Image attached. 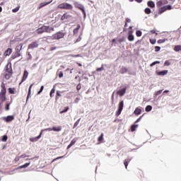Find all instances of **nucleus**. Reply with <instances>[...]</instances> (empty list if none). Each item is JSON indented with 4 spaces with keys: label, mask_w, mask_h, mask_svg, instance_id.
I'll use <instances>...</instances> for the list:
<instances>
[{
    "label": "nucleus",
    "mask_w": 181,
    "mask_h": 181,
    "mask_svg": "<svg viewBox=\"0 0 181 181\" xmlns=\"http://www.w3.org/2000/svg\"><path fill=\"white\" fill-rule=\"evenodd\" d=\"M141 35H142V33H141V30H136V35L137 37H141Z\"/></svg>",
    "instance_id": "42"
},
{
    "label": "nucleus",
    "mask_w": 181,
    "mask_h": 181,
    "mask_svg": "<svg viewBox=\"0 0 181 181\" xmlns=\"http://www.w3.org/2000/svg\"><path fill=\"white\" fill-rule=\"evenodd\" d=\"M44 28L46 33H51V32L54 31V27L44 25Z\"/></svg>",
    "instance_id": "8"
},
{
    "label": "nucleus",
    "mask_w": 181,
    "mask_h": 181,
    "mask_svg": "<svg viewBox=\"0 0 181 181\" xmlns=\"http://www.w3.org/2000/svg\"><path fill=\"white\" fill-rule=\"evenodd\" d=\"M8 140V136L6 135L3 136V139H1V141H3V142H6V141Z\"/></svg>",
    "instance_id": "49"
},
{
    "label": "nucleus",
    "mask_w": 181,
    "mask_h": 181,
    "mask_svg": "<svg viewBox=\"0 0 181 181\" xmlns=\"http://www.w3.org/2000/svg\"><path fill=\"white\" fill-rule=\"evenodd\" d=\"M160 50V47H155V52H158Z\"/></svg>",
    "instance_id": "55"
},
{
    "label": "nucleus",
    "mask_w": 181,
    "mask_h": 181,
    "mask_svg": "<svg viewBox=\"0 0 181 181\" xmlns=\"http://www.w3.org/2000/svg\"><path fill=\"white\" fill-rule=\"evenodd\" d=\"M57 95L59 97H62L60 91H59V90L57 91Z\"/></svg>",
    "instance_id": "61"
},
{
    "label": "nucleus",
    "mask_w": 181,
    "mask_h": 181,
    "mask_svg": "<svg viewBox=\"0 0 181 181\" xmlns=\"http://www.w3.org/2000/svg\"><path fill=\"white\" fill-rule=\"evenodd\" d=\"M69 107H66L63 110L60 111L59 113L60 114L66 113V112H67L69 111Z\"/></svg>",
    "instance_id": "36"
},
{
    "label": "nucleus",
    "mask_w": 181,
    "mask_h": 181,
    "mask_svg": "<svg viewBox=\"0 0 181 181\" xmlns=\"http://www.w3.org/2000/svg\"><path fill=\"white\" fill-rule=\"evenodd\" d=\"M138 127H139V124H132L131 127L132 132H134V131H136V128H138Z\"/></svg>",
    "instance_id": "32"
},
{
    "label": "nucleus",
    "mask_w": 181,
    "mask_h": 181,
    "mask_svg": "<svg viewBox=\"0 0 181 181\" xmlns=\"http://www.w3.org/2000/svg\"><path fill=\"white\" fill-rule=\"evenodd\" d=\"M30 165V163H25V164H23V165H21L19 167V168H20V169L26 168H28Z\"/></svg>",
    "instance_id": "31"
},
{
    "label": "nucleus",
    "mask_w": 181,
    "mask_h": 181,
    "mask_svg": "<svg viewBox=\"0 0 181 181\" xmlns=\"http://www.w3.org/2000/svg\"><path fill=\"white\" fill-rule=\"evenodd\" d=\"M0 98L1 99V101L4 102L6 100V95H0Z\"/></svg>",
    "instance_id": "41"
},
{
    "label": "nucleus",
    "mask_w": 181,
    "mask_h": 181,
    "mask_svg": "<svg viewBox=\"0 0 181 181\" xmlns=\"http://www.w3.org/2000/svg\"><path fill=\"white\" fill-rule=\"evenodd\" d=\"M28 72L25 70L23 72V78L21 79V83H20V84H21L22 83H23L24 81H25L26 78H28Z\"/></svg>",
    "instance_id": "14"
},
{
    "label": "nucleus",
    "mask_w": 181,
    "mask_h": 181,
    "mask_svg": "<svg viewBox=\"0 0 181 181\" xmlns=\"http://www.w3.org/2000/svg\"><path fill=\"white\" fill-rule=\"evenodd\" d=\"M150 42L152 45H155L156 43V39H150Z\"/></svg>",
    "instance_id": "51"
},
{
    "label": "nucleus",
    "mask_w": 181,
    "mask_h": 181,
    "mask_svg": "<svg viewBox=\"0 0 181 181\" xmlns=\"http://www.w3.org/2000/svg\"><path fill=\"white\" fill-rule=\"evenodd\" d=\"M127 39L129 42H133L134 41V36L133 35H128Z\"/></svg>",
    "instance_id": "34"
},
{
    "label": "nucleus",
    "mask_w": 181,
    "mask_h": 181,
    "mask_svg": "<svg viewBox=\"0 0 181 181\" xmlns=\"http://www.w3.org/2000/svg\"><path fill=\"white\" fill-rule=\"evenodd\" d=\"M151 110H152V106H151V105H148V106H146V108H145V111L146 112H151Z\"/></svg>",
    "instance_id": "33"
},
{
    "label": "nucleus",
    "mask_w": 181,
    "mask_h": 181,
    "mask_svg": "<svg viewBox=\"0 0 181 181\" xmlns=\"http://www.w3.org/2000/svg\"><path fill=\"white\" fill-rule=\"evenodd\" d=\"M174 52H181V45H177L175 46V47L173 48Z\"/></svg>",
    "instance_id": "20"
},
{
    "label": "nucleus",
    "mask_w": 181,
    "mask_h": 181,
    "mask_svg": "<svg viewBox=\"0 0 181 181\" xmlns=\"http://www.w3.org/2000/svg\"><path fill=\"white\" fill-rule=\"evenodd\" d=\"M103 70H104L103 65L100 68L96 69V71L98 72L103 71Z\"/></svg>",
    "instance_id": "50"
},
{
    "label": "nucleus",
    "mask_w": 181,
    "mask_h": 181,
    "mask_svg": "<svg viewBox=\"0 0 181 181\" xmlns=\"http://www.w3.org/2000/svg\"><path fill=\"white\" fill-rule=\"evenodd\" d=\"M146 14L149 15L151 13V10L149 8H146L144 10Z\"/></svg>",
    "instance_id": "38"
},
{
    "label": "nucleus",
    "mask_w": 181,
    "mask_h": 181,
    "mask_svg": "<svg viewBox=\"0 0 181 181\" xmlns=\"http://www.w3.org/2000/svg\"><path fill=\"white\" fill-rule=\"evenodd\" d=\"M166 11V8H165V6H163L161 7L160 8H159L158 10V14L160 15L162 13H163L164 12Z\"/></svg>",
    "instance_id": "26"
},
{
    "label": "nucleus",
    "mask_w": 181,
    "mask_h": 181,
    "mask_svg": "<svg viewBox=\"0 0 181 181\" xmlns=\"http://www.w3.org/2000/svg\"><path fill=\"white\" fill-rule=\"evenodd\" d=\"M44 88H45V86H42L40 87V91H38V93H37V95H40V93H42V91H43V90H44Z\"/></svg>",
    "instance_id": "48"
},
{
    "label": "nucleus",
    "mask_w": 181,
    "mask_h": 181,
    "mask_svg": "<svg viewBox=\"0 0 181 181\" xmlns=\"http://www.w3.org/2000/svg\"><path fill=\"white\" fill-rule=\"evenodd\" d=\"M162 92H163V90H159L158 91L155 92L154 95L158 96L159 95H160L162 93Z\"/></svg>",
    "instance_id": "39"
},
{
    "label": "nucleus",
    "mask_w": 181,
    "mask_h": 181,
    "mask_svg": "<svg viewBox=\"0 0 181 181\" xmlns=\"http://www.w3.org/2000/svg\"><path fill=\"white\" fill-rule=\"evenodd\" d=\"M127 93V88H124L119 90L117 91V95H119L120 97L124 95V94Z\"/></svg>",
    "instance_id": "10"
},
{
    "label": "nucleus",
    "mask_w": 181,
    "mask_h": 181,
    "mask_svg": "<svg viewBox=\"0 0 181 181\" xmlns=\"http://www.w3.org/2000/svg\"><path fill=\"white\" fill-rule=\"evenodd\" d=\"M27 54H28V60H32L33 57H32L30 52H27Z\"/></svg>",
    "instance_id": "47"
},
{
    "label": "nucleus",
    "mask_w": 181,
    "mask_h": 181,
    "mask_svg": "<svg viewBox=\"0 0 181 181\" xmlns=\"http://www.w3.org/2000/svg\"><path fill=\"white\" fill-rule=\"evenodd\" d=\"M36 33H37V34H38V35H41V34L45 33V25H43V26L39 28L38 29H37V30H36Z\"/></svg>",
    "instance_id": "12"
},
{
    "label": "nucleus",
    "mask_w": 181,
    "mask_h": 181,
    "mask_svg": "<svg viewBox=\"0 0 181 181\" xmlns=\"http://www.w3.org/2000/svg\"><path fill=\"white\" fill-rule=\"evenodd\" d=\"M131 163V159L128 158V159H124V167H126V169H127L129 164Z\"/></svg>",
    "instance_id": "19"
},
{
    "label": "nucleus",
    "mask_w": 181,
    "mask_h": 181,
    "mask_svg": "<svg viewBox=\"0 0 181 181\" xmlns=\"http://www.w3.org/2000/svg\"><path fill=\"white\" fill-rule=\"evenodd\" d=\"M26 157H28V156H27L25 153H24V154H21V158H25Z\"/></svg>",
    "instance_id": "56"
},
{
    "label": "nucleus",
    "mask_w": 181,
    "mask_h": 181,
    "mask_svg": "<svg viewBox=\"0 0 181 181\" xmlns=\"http://www.w3.org/2000/svg\"><path fill=\"white\" fill-rule=\"evenodd\" d=\"M160 62L159 61H155L153 63L151 64L150 66L153 67V66L156 65V64H159Z\"/></svg>",
    "instance_id": "40"
},
{
    "label": "nucleus",
    "mask_w": 181,
    "mask_h": 181,
    "mask_svg": "<svg viewBox=\"0 0 181 181\" xmlns=\"http://www.w3.org/2000/svg\"><path fill=\"white\" fill-rule=\"evenodd\" d=\"M33 86V83H31V86H30V88H29V91H28V97H27V100L29 98V97L31 94V89H32Z\"/></svg>",
    "instance_id": "37"
},
{
    "label": "nucleus",
    "mask_w": 181,
    "mask_h": 181,
    "mask_svg": "<svg viewBox=\"0 0 181 181\" xmlns=\"http://www.w3.org/2000/svg\"><path fill=\"white\" fill-rule=\"evenodd\" d=\"M50 3H52V1H50L49 2L40 3V6H39L38 9L39 10L42 9V7L46 6L47 5L49 4Z\"/></svg>",
    "instance_id": "16"
},
{
    "label": "nucleus",
    "mask_w": 181,
    "mask_h": 181,
    "mask_svg": "<svg viewBox=\"0 0 181 181\" xmlns=\"http://www.w3.org/2000/svg\"><path fill=\"white\" fill-rule=\"evenodd\" d=\"M124 107V101H121L119 102V103L118 104V110L116 111V116L119 117L120 115V114L122 113V111L123 110Z\"/></svg>",
    "instance_id": "5"
},
{
    "label": "nucleus",
    "mask_w": 181,
    "mask_h": 181,
    "mask_svg": "<svg viewBox=\"0 0 181 181\" xmlns=\"http://www.w3.org/2000/svg\"><path fill=\"white\" fill-rule=\"evenodd\" d=\"M54 93H55V89H54V88H52V89L50 90L49 96H52V94H54Z\"/></svg>",
    "instance_id": "53"
},
{
    "label": "nucleus",
    "mask_w": 181,
    "mask_h": 181,
    "mask_svg": "<svg viewBox=\"0 0 181 181\" xmlns=\"http://www.w3.org/2000/svg\"><path fill=\"white\" fill-rule=\"evenodd\" d=\"M128 72V69L127 67H122L121 69H120V74H127Z\"/></svg>",
    "instance_id": "17"
},
{
    "label": "nucleus",
    "mask_w": 181,
    "mask_h": 181,
    "mask_svg": "<svg viewBox=\"0 0 181 181\" xmlns=\"http://www.w3.org/2000/svg\"><path fill=\"white\" fill-rule=\"evenodd\" d=\"M38 46H39L38 42L37 41L32 42L31 44L28 45V50H29V49H31L33 50V49L37 48L38 47Z\"/></svg>",
    "instance_id": "6"
},
{
    "label": "nucleus",
    "mask_w": 181,
    "mask_h": 181,
    "mask_svg": "<svg viewBox=\"0 0 181 181\" xmlns=\"http://www.w3.org/2000/svg\"><path fill=\"white\" fill-rule=\"evenodd\" d=\"M164 42H165V39H163V40H158V44H163Z\"/></svg>",
    "instance_id": "52"
},
{
    "label": "nucleus",
    "mask_w": 181,
    "mask_h": 181,
    "mask_svg": "<svg viewBox=\"0 0 181 181\" xmlns=\"http://www.w3.org/2000/svg\"><path fill=\"white\" fill-rule=\"evenodd\" d=\"M42 133H43V130H41L40 132L39 136H37V137L30 138V141L32 142V143L37 142V141L42 137Z\"/></svg>",
    "instance_id": "7"
},
{
    "label": "nucleus",
    "mask_w": 181,
    "mask_h": 181,
    "mask_svg": "<svg viewBox=\"0 0 181 181\" xmlns=\"http://www.w3.org/2000/svg\"><path fill=\"white\" fill-rule=\"evenodd\" d=\"M103 136H104V134L101 133L100 136L98 138V141L100 143H102L104 139Z\"/></svg>",
    "instance_id": "30"
},
{
    "label": "nucleus",
    "mask_w": 181,
    "mask_h": 181,
    "mask_svg": "<svg viewBox=\"0 0 181 181\" xmlns=\"http://www.w3.org/2000/svg\"><path fill=\"white\" fill-rule=\"evenodd\" d=\"M81 118L78 119L74 124L73 129H75L80 124Z\"/></svg>",
    "instance_id": "35"
},
{
    "label": "nucleus",
    "mask_w": 181,
    "mask_h": 181,
    "mask_svg": "<svg viewBox=\"0 0 181 181\" xmlns=\"http://www.w3.org/2000/svg\"><path fill=\"white\" fill-rule=\"evenodd\" d=\"M22 48H23V45L22 44H20V45H18L16 47V51L17 52H19L22 50Z\"/></svg>",
    "instance_id": "28"
},
{
    "label": "nucleus",
    "mask_w": 181,
    "mask_h": 181,
    "mask_svg": "<svg viewBox=\"0 0 181 181\" xmlns=\"http://www.w3.org/2000/svg\"><path fill=\"white\" fill-rule=\"evenodd\" d=\"M82 40V37H81V36H79L78 37V39L76 40V42H81Z\"/></svg>",
    "instance_id": "58"
},
{
    "label": "nucleus",
    "mask_w": 181,
    "mask_h": 181,
    "mask_svg": "<svg viewBox=\"0 0 181 181\" xmlns=\"http://www.w3.org/2000/svg\"><path fill=\"white\" fill-rule=\"evenodd\" d=\"M76 88H77L78 91H79V90L81 89V85H78L77 87H76Z\"/></svg>",
    "instance_id": "64"
},
{
    "label": "nucleus",
    "mask_w": 181,
    "mask_h": 181,
    "mask_svg": "<svg viewBox=\"0 0 181 181\" xmlns=\"http://www.w3.org/2000/svg\"><path fill=\"white\" fill-rule=\"evenodd\" d=\"M165 4H168V0H160L156 2L157 7H160Z\"/></svg>",
    "instance_id": "9"
},
{
    "label": "nucleus",
    "mask_w": 181,
    "mask_h": 181,
    "mask_svg": "<svg viewBox=\"0 0 181 181\" xmlns=\"http://www.w3.org/2000/svg\"><path fill=\"white\" fill-rule=\"evenodd\" d=\"M80 28H81V25H77V28H75V29H74V30H73L74 35L78 34V30H79Z\"/></svg>",
    "instance_id": "27"
},
{
    "label": "nucleus",
    "mask_w": 181,
    "mask_h": 181,
    "mask_svg": "<svg viewBox=\"0 0 181 181\" xmlns=\"http://www.w3.org/2000/svg\"><path fill=\"white\" fill-rule=\"evenodd\" d=\"M143 116H144V115H142L139 118H138V119H136V121L135 122V124L139 123V121H141V119L143 117Z\"/></svg>",
    "instance_id": "54"
},
{
    "label": "nucleus",
    "mask_w": 181,
    "mask_h": 181,
    "mask_svg": "<svg viewBox=\"0 0 181 181\" xmlns=\"http://www.w3.org/2000/svg\"><path fill=\"white\" fill-rule=\"evenodd\" d=\"M66 33L62 31H59L55 33L54 35L49 37L51 40H60V39L64 38Z\"/></svg>",
    "instance_id": "1"
},
{
    "label": "nucleus",
    "mask_w": 181,
    "mask_h": 181,
    "mask_svg": "<svg viewBox=\"0 0 181 181\" xmlns=\"http://www.w3.org/2000/svg\"><path fill=\"white\" fill-rule=\"evenodd\" d=\"M8 90V93L10 94L14 95L16 93L15 91L16 89L15 88H9Z\"/></svg>",
    "instance_id": "29"
},
{
    "label": "nucleus",
    "mask_w": 181,
    "mask_h": 181,
    "mask_svg": "<svg viewBox=\"0 0 181 181\" xmlns=\"http://www.w3.org/2000/svg\"><path fill=\"white\" fill-rule=\"evenodd\" d=\"M170 65V62L169 60H166L165 62H164V66H168Z\"/></svg>",
    "instance_id": "44"
},
{
    "label": "nucleus",
    "mask_w": 181,
    "mask_h": 181,
    "mask_svg": "<svg viewBox=\"0 0 181 181\" xmlns=\"http://www.w3.org/2000/svg\"><path fill=\"white\" fill-rule=\"evenodd\" d=\"M141 108L136 107V108L134 110V115H141Z\"/></svg>",
    "instance_id": "21"
},
{
    "label": "nucleus",
    "mask_w": 181,
    "mask_h": 181,
    "mask_svg": "<svg viewBox=\"0 0 181 181\" xmlns=\"http://www.w3.org/2000/svg\"><path fill=\"white\" fill-rule=\"evenodd\" d=\"M1 89H6L4 83H1Z\"/></svg>",
    "instance_id": "59"
},
{
    "label": "nucleus",
    "mask_w": 181,
    "mask_h": 181,
    "mask_svg": "<svg viewBox=\"0 0 181 181\" xmlns=\"http://www.w3.org/2000/svg\"><path fill=\"white\" fill-rule=\"evenodd\" d=\"M15 119V117L13 116H8L6 117H4V120L7 122V123H9V122H11V121H13Z\"/></svg>",
    "instance_id": "13"
},
{
    "label": "nucleus",
    "mask_w": 181,
    "mask_h": 181,
    "mask_svg": "<svg viewBox=\"0 0 181 181\" xmlns=\"http://www.w3.org/2000/svg\"><path fill=\"white\" fill-rule=\"evenodd\" d=\"M49 131H54V132H60L62 128V127H53L52 128L47 129Z\"/></svg>",
    "instance_id": "11"
},
{
    "label": "nucleus",
    "mask_w": 181,
    "mask_h": 181,
    "mask_svg": "<svg viewBox=\"0 0 181 181\" xmlns=\"http://www.w3.org/2000/svg\"><path fill=\"white\" fill-rule=\"evenodd\" d=\"M165 11H170L172 10V6L170 5L165 6Z\"/></svg>",
    "instance_id": "45"
},
{
    "label": "nucleus",
    "mask_w": 181,
    "mask_h": 181,
    "mask_svg": "<svg viewBox=\"0 0 181 181\" xmlns=\"http://www.w3.org/2000/svg\"><path fill=\"white\" fill-rule=\"evenodd\" d=\"M12 53V49L8 48L7 50L4 52V56H9Z\"/></svg>",
    "instance_id": "23"
},
{
    "label": "nucleus",
    "mask_w": 181,
    "mask_h": 181,
    "mask_svg": "<svg viewBox=\"0 0 181 181\" xmlns=\"http://www.w3.org/2000/svg\"><path fill=\"white\" fill-rule=\"evenodd\" d=\"M19 9H20V6L16 7V8L12 9V12L13 13H17L19 11Z\"/></svg>",
    "instance_id": "46"
},
{
    "label": "nucleus",
    "mask_w": 181,
    "mask_h": 181,
    "mask_svg": "<svg viewBox=\"0 0 181 181\" xmlns=\"http://www.w3.org/2000/svg\"><path fill=\"white\" fill-rule=\"evenodd\" d=\"M77 139L74 138L73 140L71 141L70 144L68 145L67 148H71L74 144L76 143Z\"/></svg>",
    "instance_id": "15"
},
{
    "label": "nucleus",
    "mask_w": 181,
    "mask_h": 181,
    "mask_svg": "<svg viewBox=\"0 0 181 181\" xmlns=\"http://www.w3.org/2000/svg\"><path fill=\"white\" fill-rule=\"evenodd\" d=\"M6 74H5V78L6 79H9L12 74H13V70L11 66L8 68V65L6 66Z\"/></svg>",
    "instance_id": "4"
},
{
    "label": "nucleus",
    "mask_w": 181,
    "mask_h": 181,
    "mask_svg": "<svg viewBox=\"0 0 181 181\" xmlns=\"http://www.w3.org/2000/svg\"><path fill=\"white\" fill-rule=\"evenodd\" d=\"M71 16L68 15L67 13H64V14L62 16L61 20L64 21L65 19H69Z\"/></svg>",
    "instance_id": "25"
},
{
    "label": "nucleus",
    "mask_w": 181,
    "mask_h": 181,
    "mask_svg": "<svg viewBox=\"0 0 181 181\" xmlns=\"http://www.w3.org/2000/svg\"><path fill=\"white\" fill-rule=\"evenodd\" d=\"M167 74H168V70H163V71L158 72V74H157L158 76H165Z\"/></svg>",
    "instance_id": "18"
},
{
    "label": "nucleus",
    "mask_w": 181,
    "mask_h": 181,
    "mask_svg": "<svg viewBox=\"0 0 181 181\" xmlns=\"http://www.w3.org/2000/svg\"><path fill=\"white\" fill-rule=\"evenodd\" d=\"M8 110H9V104H6V110L8 111Z\"/></svg>",
    "instance_id": "62"
},
{
    "label": "nucleus",
    "mask_w": 181,
    "mask_h": 181,
    "mask_svg": "<svg viewBox=\"0 0 181 181\" xmlns=\"http://www.w3.org/2000/svg\"><path fill=\"white\" fill-rule=\"evenodd\" d=\"M64 76V72L63 71H60L59 74V78H62Z\"/></svg>",
    "instance_id": "57"
},
{
    "label": "nucleus",
    "mask_w": 181,
    "mask_h": 181,
    "mask_svg": "<svg viewBox=\"0 0 181 181\" xmlns=\"http://www.w3.org/2000/svg\"><path fill=\"white\" fill-rule=\"evenodd\" d=\"M6 89H1L0 95H6Z\"/></svg>",
    "instance_id": "43"
},
{
    "label": "nucleus",
    "mask_w": 181,
    "mask_h": 181,
    "mask_svg": "<svg viewBox=\"0 0 181 181\" xmlns=\"http://www.w3.org/2000/svg\"><path fill=\"white\" fill-rule=\"evenodd\" d=\"M118 42L119 43H122V42H124V38H120V39L118 40Z\"/></svg>",
    "instance_id": "60"
},
{
    "label": "nucleus",
    "mask_w": 181,
    "mask_h": 181,
    "mask_svg": "<svg viewBox=\"0 0 181 181\" xmlns=\"http://www.w3.org/2000/svg\"><path fill=\"white\" fill-rule=\"evenodd\" d=\"M58 8L61 10H68V11H72L74 9V6L71 4H69V3L64 2L61 3Z\"/></svg>",
    "instance_id": "2"
},
{
    "label": "nucleus",
    "mask_w": 181,
    "mask_h": 181,
    "mask_svg": "<svg viewBox=\"0 0 181 181\" xmlns=\"http://www.w3.org/2000/svg\"><path fill=\"white\" fill-rule=\"evenodd\" d=\"M126 23H131V19H130V18H126Z\"/></svg>",
    "instance_id": "63"
},
{
    "label": "nucleus",
    "mask_w": 181,
    "mask_h": 181,
    "mask_svg": "<svg viewBox=\"0 0 181 181\" xmlns=\"http://www.w3.org/2000/svg\"><path fill=\"white\" fill-rule=\"evenodd\" d=\"M147 5L151 8H154L156 6L155 3L153 1H148Z\"/></svg>",
    "instance_id": "24"
},
{
    "label": "nucleus",
    "mask_w": 181,
    "mask_h": 181,
    "mask_svg": "<svg viewBox=\"0 0 181 181\" xmlns=\"http://www.w3.org/2000/svg\"><path fill=\"white\" fill-rule=\"evenodd\" d=\"M21 56V53L18 52H16L12 56L11 58L13 59H16L17 57H19Z\"/></svg>",
    "instance_id": "22"
},
{
    "label": "nucleus",
    "mask_w": 181,
    "mask_h": 181,
    "mask_svg": "<svg viewBox=\"0 0 181 181\" xmlns=\"http://www.w3.org/2000/svg\"><path fill=\"white\" fill-rule=\"evenodd\" d=\"M74 5L76 8H77V9L82 11V13L84 16V18H86V12L85 11L84 6L82 4H81V3H79L78 1H74Z\"/></svg>",
    "instance_id": "3"
}]
</instances>
